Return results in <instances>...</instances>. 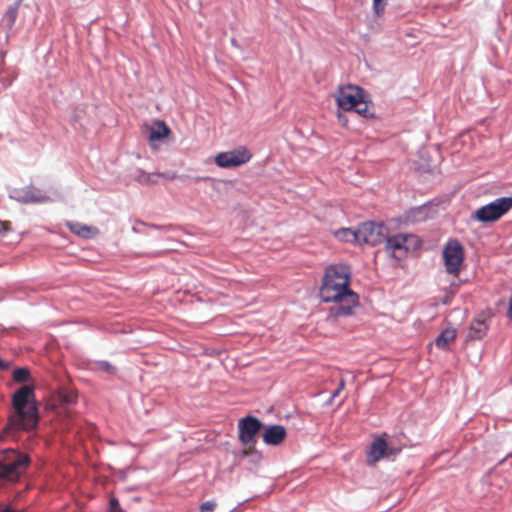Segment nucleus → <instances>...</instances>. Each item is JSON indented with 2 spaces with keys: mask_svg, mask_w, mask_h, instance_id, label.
I'll return each instance as SVG.
<instances>
[{
  "mask_svg": "<svg viewBox=\"0 0 512 512\" xmlns=\"http://www.w3.org/2000/svg\"><path fill=\"white\" fill-rule=\"evenodd\" d=\"M351 270L343 263L331 264L326 267L319 290V296L325 303H336L330 309L334 317H344L353 314L359 304V297L350 288Z\"/></svg>",
  "mask_w": 512,
  "mask_h": 512,
  "instance_id": "f257e3e1",
  "label": "nucleus"
},
{
  "mask_svg": "<svg viewBox=\"0 0 512 512\" xmlns=\"http://www.w3.org/2000/svg\"><path fill=\"white\" fill-rule=\"evenodd\" d=\"M34 387L24 385L18 389L13 397L14 414L9 417L8 423L0 432V439L5 440L19 430H32L38 424V412L34 403Z\"/></svg>",
  "mask_w": 512,
  "mask_h": 512,
  "instance_id": "f03ea898",
  "label": "nucleus"
},
{
  "mask_svg": "<svg viewBox=\"0 0 512 512\" xmlns=\"http://www.w3.org/2000/svg\"><path fill=\"white\" fill-rule=\"evenodd\" d=\"M31 463L27 453L8 448L0 450V482H16L26 472Z\"/></svg>",
  "mask_w": 512,
  "mask_h": 512,
  "instance_id": "7ed1b4c3",
  "label": "nucleus"
},
{
  "mask_svg": "<svg viewBox=\"0 0 512 512\" xmlns=\"http://www.w3.org/2000/svg\"><path fill=\"white\" fill-rule=\"evenodd\" d=\"M336 103L344 111L354 110L363 117H368V105L364 90L356 85L339 87L336 92Z\"/></svg>",
  "mask_w": 512,
  "mask_h": 512,
  "instance_id": "20e7f679",
  "label": "nucleus"
},
{
  "mask_svg": "<svg viewBox=\"0 0 512 512\" xmlns=\"http://www.w3.org/2000/svg\"><path fill=\"white\" fill-rule=\"evenodd\" d=\"M512 208L511 197H501L484 205L474 211L471 215L472 220L482 223L494 222L500 219Z\"/></svg>",
  "mask_w": 512,
  "mask_h": 512,
  "instance_id": "39448f33",
  "label": "nucleus"
},
{
  "mask_svg": "<svg viewBox=\"0 0 512 512\" xmlns=\"http://www.w3.org/2000/svg\"><path fill=\"white\" fill-rule=\"evenodd\" d=\"M442 257L446 272L454 277L459 276L464 266L463 245L457 239L449 240L443 248Z\"/></svg>",
  "mask_w": 512,
  "mask_h": 512,
  "instance_id": "423d86ee",
  "label": "nucleus"
},
{
  "mask_svg": "<svg viewBox=\"0 0 512 512\" xmlns=\"http://www.w3.org/2000/svg\"><path fill=\"white\" fill-rule=\"evenodd\" d=\"M262 428V422L253 416L241 418L238 422V438L241 444L246 448L244 455H249L255 448L257 435Z\"/></svg>",
  "mask_w": 512,
  "mask_h": 512,
  "instance_id": "0eeeda50",
  "label": "nucleus"
},
{
  "mask_svg": "<svg viewBox=\"0 0 512 512\" xmlns=\"http://www.w3.org/2000/svg\"><path fill=\"white\" fill-rule=\"evenodd\" d=\"M387 232L386 226L382 223H363L358 227V244H381L386 239Z\"/></svg>",
  "mask_w": 512,
  "mask_h": 512,
  "instance_id": "6e6552de",
  "label": "nucleus"
},
{
  "mask_svg": "<svg viewBox=\"0 0 512 512\" xmlns=\"http://www.w3.org/2000/svg\"><path fill=\"white\" fill-rule=\"evenodd\" d=\"M252 157L249 150L240 146L234 150L221 152L215 156V164L221 168H232L247 163Z\"/></svg>",
  "mask_w": 512,
  "mask_h": 512,
  "instance_id": "1a4fd4ad",
  "label": "nucleus"
},
{
  "mask_svg": "<svg viewBox=\"0 0 512 512\" xmlns=\"http://www.w3.org/2000/svg\"><path fill=\"white\" fill-rule=\"evenodd\" d=\"M408 236L404 234H397L388 236L386 234L385 251L397 260L404 259L408 254L407 247Z\"/></svg>",
  "mask_w": 512,
  "mask_h": 512,
  "instance_id": "9d476101",
  "label": "nucleus"
},
{
  "mask_svg": "<svg viewBox=\"0 0 512 512\" xmlns=\"http://www.w3.org/2000/svg\"><path fill=\"white\" fill-rule=\"evenodd\" d=\"M11 198L21 203H42L48 200L47 196L33 186L13 189Z\"/></svg>",
  "mask_w": 512,
  "mask_h": 512,
  "instance_id": "9b49d317",
  "label": "nucleus"
},
{
  "mask_svg": "<svg viewBox=\"0 0 512 512\" xmlns=\"http://www.w3.org/2000/svg\"><path fill=\"white\" fill-rule=\"evenodd\" d=\"M398 452L399 450L388 449L386 440L383 437H378L371 443L369 447V451L367 453V463L369 465H374L388 453L396 454Z\"/></svg>",
  "mask_w": 512,
  "mask_h": 512,
  "instance_id": "f8f14e48",
  "label": "nucleus"
},
{
  "mask_svg": "<svg viewBox=\"0 0 512 512\" xmlns=\"http://www.w3.org/2000/svg\"><path fill=\"white\" fill-rule=\"evenodd\" d=\"M488 329L487 317L484 314H479L471 322L467 337L470 340H480L487 334Z\"/></svg>",
  "mask_w": 512,
  "mask_h": 512,
  "instance_id": "ddd939ff",
  "label": "nucleus"
},
{
  "mask_svg": "<svg viewBox=\"0 0 512 512\" xmlns=\"http://www.w3.org/2000/svg\"><path fill=\"white\" fill-rule=\"evenodd\" d=\"M286 429L281 425H272L265 429L263 441L267 445H279L286 438Z\"/></svg>",
  "mask_w": 512,
  "mask_h": 512,
  "instance_id": "4468645a",
  "label": "nucleus"
},
{
  "mask_svg": "<svg viewBox=\"0 0 512 512\" xmlns=\"http://www.w3.org/2000/svg\"><path fill=\"white\" fill-rule=\"evenodd\" d=\"M66 226L72 233L86 239L91 238L98 233L97 228L87 226L79 222H67Z\"/></svg>",
  "mask_w": 512,
  "mask_h": 512,
  "instance_id": "2eb2a0df",
  "label": "nucleus"
},
{
  "mask_svg": "<svg viewBox=\"0 0 512 512\" xmlns=\"http://www.w3.org/2000/svg\"><path fill=\"white\" fill-rule=\"evenodd\" d=\"M456 336V329L447 328L436 338L435 344L438 348L446 350L449 348V345L455 341Z\"/></svg>",
  "mask_w": 512,
  "mask_h": 512,
  "instance_id": "dca6fc26",
  "label": "nucleus"
},
{
  "mask_svg": "<svg viewBox=\"0 0 512 512\" xmlns=\"http://www.w3.org/2000/svg\"><path fill=\"white\" fill-rule=\"evenodd\" d=\"M155 125L156 128H150V133L148 137L150 142L162 140L168 137L169 134L171 133L170 128L166 125L164 121H157Z\"/></svg>",
  "mask_w": 512,
  "mask_h": 512,
  "instance_id": "f3484780",
  "label": "nucleus"
},
{
  "mask_svg": "<svg viewBox=\"0 0 512 512\" xmlns=\"http://www.w3.org/2000/svg\"><path fill=\"white\" fill-rule=\"evenodd\" d=\"M335 237L345 242L358 244V228L356 230L350 228L339 229L335 232Z\"/></svg>",
  "mask_w": 512,
  "mask_h": 512,
  "instance_id": "a211bd4d",
  "label": "nucleus"
},
{
  "mask_svg": "<svg viewBox=\"0 0 512 512\" xmlns=\"http://www.w3.org/2000/svg\"><path fill=\"white\" fill-rule=\"evenodd\" d=\"M60 401L64 404L71 405L77 401V393L73 390H62L59 393Z\"/></svg>",
  "mask_w": 512,
  "mask_h": 512,
  "instance_id": "6ab92c4d",
  "label": "nucleus"
},
{
  "mask_svg": "<svg viewBox=\"0 0 512 512\" xmlns=\"http://www.w3.org/2000/svg\"><path fill=\"white\" fill-rule=\"evenodd\" d=\"M30 378V371L27 368H17L13 372V379L18 383L27 382Z\"/></svg>",
  "mask_w": 512,
  "mask_h": 512,
  "instance_id": "aec40b11",
  "label": "nucleus"
},
{
  "mask_svg": "<svg viewBox=\"0 0 512 512\" xmlns=\"http://www.w3.org/2000/svg\"><path fill=\"white\" fill-rule=\"evenodd\" d=\"M17 18V8L10 7L5 13V19L7 20L8 26L11 28Z\"/></svg>",
  "mask_w": 512,
  "mask_h": 512,
  "instance_id": "412c9836",
  "label": "nucleus"
},
{
  "mask_svg": "<svg viewBox=\"0 0 512 512\" xmlns=\"http://www.w3.org/2000/svg\"><path fill=\"white\" fill-rule=\"evenodd\" d=\"M109 512H124L119 501L115 497H111L109 501Z\"/></svg>",
  "mask_w": 512,
  "mask_h": 512,
  "instance_id": "4be33fe9",
  "label": "nucleus"
},
{
  "mask_svg": "<svg viewBox=\"0 0 512 512\" xmlns=\"http://www.w3.org/2000/svg\"><path fill=\"white\" fill-rule=\"evenodd\" d=\"M216 507L215 501H206L201 504L200 512H213Z\"/></svg>",
  "mask_w": 512,
  "mask_h": 512,
  "instance_id": "5701e85b",
  "label": "nucleus"
},
{
  "mask_svg": "<svg viewBox=\"0 0 512 512\" xmlns=\"http://www.w3.org/2000/svg\"><path fill=\"white\" fill-rule=\"evenodd\" d=\"M385 5V0H373V8L377 15L384 11Z\"/></svg>",
  "mask_w": 512,
  "mask_h": 512,
  "instance_id": "b1692460",
  "label": "nucleus"
},
{
  "mask_svg": "<svg viewBox=\"0 0 512 512\" xmlns=\"http://www.w3.org/2000/svg\"><path fill=\"white\" fill-rule=\"evenodd\" d=\"M345 388V379L344 378H341L340 381H339V385H338V388L333 392L330 400H329V403H331L333 401V399H335L342 390H344Z\"/></svg>",
  "mask_w": 512,
  "mask_h": 512,
  "instance_id": "393cba45",
  "label": "nucleus"
},
{
  "mask_svg": "<svg viewBox=\"0 0 512 512\" xmlns=\"http://www.w3.org/2000/svg\"><path fill=\"white\" fill-rule=\"evenodd\" d=\"M11 230V223L9 221L0 220V233H6Z\"/></svg>",
  "mask_w": 512,
  "mask_h": 512,
  "instance_id": "a878e982",
  "label": "nucleus"
},
{
  "mask_svg": "<svg viewBox=\"0 0 512 512\" xmlns=\"http://www.w3.org/2000/svg\"><path fill=\"white\" fill-rule=\"evenodd\" d=\"M100 367H101V369H103L104 371L109 372V373H112L115 370V368L108 362L100 363Z\"/></svg>",
  "mask_w": 512,
  "mask_h": 512,
  "instance_id": "bb28decb",
  "label": "nucleus"
},
{
  "mask_svg": "<svg viewBox=\"0 0 512 512\" xmlns=\"http://www.w3.org/2000/svg\"><path fill=\"white\" fill-rule=\"evenodd\" d=\"M151 176L150 174H142L140 177H139V181L141 183H147V182H155V180H152L151 179Z\"/></svg>",
  "mask_w": 512,
  "mask_h": 512,
  "instance_id": "cd10ccee",
  "label": "nucleus"
},
{
  "mask_svg": "<svg viewBox=\"0 0 512 512\" xmlns=\"http://www.w3.org/2000/svg\"><path fill=\"white\" fill-rule=\"evenodd\" d=\"M338 119L343 125L347 124V119L341 113H338Z\"/></svg>",
  "mask_w": 512,
  "mask_h": 512,
  "instance_id": "c85d7f7f",
  "label": "nucleus"
},
{
  "mask_svg": "<svg viewBox=\"0 0 512 512\" xmlns=\"http://www.w3.org/2000/svg\"><path fill=\"white\" fill-rule=\"evenodd\" d=\"M8 368V364L0 359V369L4 370Z\"/></svg>",
  "mask_w": 512,
  "mask_h": 512,
  "instance_id": "c756f323",
  "label": "nucleus"
},
{
  "mask_svg": "<svg viewBox=\"0 0 512 512\" xmlns=\"http://www.w3.org/2000/svg\"><path fill=\"white\" fill-rule=\"evenodd\" d=\"M176 177H177V176H176V174L174 173V174H172L171 176H169V179H175Z\"/></svg>",
  "mask_w": 512,
  "mask_h": 512,
  "instance_id": "7c9ffc66",
  "label": "nucleus"
},
{
  "mask_svg": "<svg viewBox=\"0 0 512 512\" xmlns=\"http://www.w3.org/2000/svg\"><path fill=\"white\" fill-rule=\"evenodd\" d=\"M154 176H165L164 174H161V173H158V174H155Z\"/></svg>",
  "mask_w": 512,
  "mask_h": 512,
  "instance_id": "2f4dec72",
  "label": "nucleus"
}]
</instances>
